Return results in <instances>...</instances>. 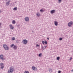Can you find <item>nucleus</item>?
Listing matches in <instances>:
<instances>
[{
    "mask_svg": "<svg viewBox=\"0 0 73 73\" xmlns=\"http://www.w3.org/2000/svg\"><path fill=\"white\" fill-rule=\"evenodd\" d=\"M14 69L13 67L11 66L10 68V70H8V73H13V71H14Z\"/></svg>",
    "mask_w": 73,
    "mask_h": 73,
    "instance_id": "f257e3e1",
    "label": "nucleus"
},
{
    "mask_svg": "<svg viewBox=\"0 0 73 73\" xmlns=\"http://www.w3.org/2000/svg\"><path fill=\"white\" fill-rule=\"evenodd\" d=\"M3 47H4V48H5V50H9V48L7 45H6V44H4L3 45Z\"/></svg>",
    "mask_w": 73,
    "mask_h": 73,
    "instance_id": "f03ea898",
    "label": "nucleus"
},
{
    "mask_svg": "<svg viewBox=\"0 0 73 73\" xmlns=\"http://www.w3.org/2000/svg\"><path fill=\"white\" fill-rule=\"evenodd\" d=\"M23 44H27L28 43V40H26V39H25L24 40H23L22 41Z\"/></svg>",
    "mask_w": 73,
    "mask_h": 73,
    "instance_id": "7ed1b4c3",
    "label": "nucleus"
},
{
    "mask_svg": "<svg viewBox=\"0 0 73 73\" xmlns=\"http://www.w3.org/2000/svg\"><path fill=\"white\" fill-rule=\"evenodd\" d=\"M72 24H73V22L72 21H70L68 23V27H71Z\"/></svg>",
    "mask_w": 73,
    "mask_h": 73,
    "instance_id": "20e7f679",
    "label": "nucleus"
},
{
    "mask_svg": "<svg viewBox=\"0 0 73 73\" xmlns=\"http://www.w3.org/2000/svg\"><path fill=\"white\" fill-rule=\"evenodd\" d=\"M0 66H1V69H3L4 67V65L3 63H1L0 64Z\"/></svg>",
    "mask_w": 73,
    "mask_h": 73,
    "instance_id": "39448f33",
    "label": "nucleus"
},
{
    "mask_svg": "<svg viewBox=\"0 0 73 73\" xmlns=\"http://www.w3.org/2000/svg\"><path fill=\"white\" fill-rule=\"evenodd\" d=\"M0 58H1V59H2V60H5L4 58H3V55H0Z\"/></svg>",
    "mask_w": 73,
    "mask_h": 73,
    "instance_id": "423d86ee",
    "label": "nucleus"
},
{
    "mask_svg": "<svg viewBox=\"0 0 73 73\" xmlns=\"http://www.w3.org/2000/svg\"><path fill=\"white\" fill-rule=\"evenodd\" d=\"M25 21H29V17H27L25 18Z\"/></svg>",
    "mask_w": 73,
    "mask_h": 73,
    "instance_id": "0eeeda50",
    "label": "nucleus"
},
{
    "mask_svg": "<svg viewBox=\"0 0 73 73\" xmlns=\"http://www.w3.org/2000/svg\"><path fill=\"white\" fill-rule=\"evenodd\" d=\"M9 26L10 27V29H14V27L12 26L11 24H10V25H9Z\"/></svg>",
    "mask_w": 73,
    "mask_h": 73,
    "instance_id": "6e6552de",
    "label": "nucleus"
},
{
    "mask_svg": "<svg viewBox=\"0 0 73 73\" xmlns=\"http://www.w3.org/2000/svg\"><path fill=\"white\" fill-rule=\"evenodd\" d=\"M33 70H37V68H36L35 67L33 66L32 67Z\"/></svg>",
    "mask_w": 73,
    "mask_h": 73,
    "instance_id": "1a4fd4ad",
    "label": "nucleus"
},
{
    "mask_svg": "<svg viewBox=\"0 0 73 73\" xmlns=\"http://www.w3.org/2000/svg\"><path fill=\"white\" fill-rule=\"evenodd\" d=\"M17 46H16V45H14V46H13V48H14V49H17Z\"/></svg>",
    "mask_w": 73,
    "mask_h": 73,
    "instance_id": "9d476101",
    "label": "nucleus"
},
{
    "mask_svg": "<svg viewBox=\"0 0 73 73\" xmlns=\"http://www.w3.org/2000/svg\"><path fill=\"white\" fill-rule=\"evenodd\" d=\"M54 24H55V25H56V26H57V25L58 24V22H57V21H54Z\"/></svg>",
    "mask_w": 73,
    "mask_h": 73,
    "instance_id": "9b49d317",
    "label": "nucleus"
},
{
    "mask_svg": "<svg viewBox=\"0 0 73 73\" xmlns=\"http://www.w3.org/2000/svg\"><path fill=\"white\" fill-rule=\"evenodd\" d=\"M11 0H9V1L7 2L6 3V4L7 5H8L9 4V3L10 2Z\"/></svg>",
    "mask_w": 73,
    "mask_h": 73,
    "instance_id": "f8f14e48",
    "label": "nucleus"
},
{
    "mask_svg": "<svg viewBox=\"0 0 73 73\" xmlns=\"http://www.w3.org/2000/svg\"><path fill=\"white\" fill-rule=\"evenodd\" d=\"M55 12V10H52L51 11V13L52 14V13H54Z\"/></svg>",
    "mask_w": 73,
    "mask_h": 73,
    "instance_id": "ddd939ff",
    "label": "nucleus"
},
{
    "mask_svg": "<svg viewBox=\"0 0 73 73\" xmlns=\"http://www.w3.org/2000/svg\"><path fill=\"white\" fill-rule=\"evenodd\" d=\"M12 23L13 24H15L16 22H15V20H13L12 21Z\"/></svg>",
    "mask_w": 73,
    "mask_h": 73,
    "instance_id": "4468645a",
    "label": "nucleus"
},
{
    "mask_svg": "<svg viewBox=\"0 0 73 73\" xmlns=\"http://www.w3.org/2000/svg\"><path fill=\"white\" fill-rule=\"evenodd\" d=\"M36 15L38 16H40V13H37L36 14Z\"/></svg>",
    "mask_w": 73,
    "mask_h": 73,
    "instance_id": "2eb2a0df",
    "label": "nucleus"
},
{
    "mask_svg": "<svg viewBox=\"0 0 73 73\" xmlns=\"http://www.w3.org/2000/svg\"><path fill=\"white\" fill-rule=\"evenodd\" d=\"M60 59V57L59 56H58L57 58V59L58 60H59Z\"/></svg>",
    "mask_w": 73,
    "mask_h": 73,
    "instance_id": "dca6fc26",
    "label": "nucleus"
},
{
    "mask_svg": "<svg viewBox=\"0 0 73 73\" xmlns=\"http://www.w3.org/2000/svg\"><path fill=\"white\" fill-rule=\"evenodd\" d=\"M24 73H29V71H25Z\"/></svg>",
    "mask_w": 73,
    "mask_h": 73,
    "instance_id": "f3484780",
    "label": "nucleus"
},
{
    "mask_svg": "<svg viewBox=\"0 0 73 73\" xmlns=\"http://www.w3.org/2000/svg\"><path fill=\"white\" fill-rule=\"evenodd\" d=\"M14 46V44H11V45H10V46L11 47H13V46Z\"/></svg>",
    "mask_w": 73,
    "mask_h": 73,
    "instance_id": "a211bd4d",
    "label": "nucleus"
},
{
    "mask_svg": "<svg viewBox=\"0 0 73 73\" xmlns=\"http://www.w3.org/2000/svg\"><path fill=\"white\" fill-rule=\"evenodd\" d=\"M12 39L13 40H15V37H12Z\"/></svg>",
    "mask_w": 73,
    "mask_h": 73,
    "instance_id": "6ab92c4d",
    "label": "nucleus"
},
{
    "mask_svg": "<svg viewBox=\"0 0 73 73\" xmlns=\"http://www.w3.org/2000/svg\"><path fill=\"white\" fill-rule=\"evenodd\" d=\"M44 11H43V9H40V11L41 12H43Z\"/></svg>",
    "mask_w": 73,
    "mask_h": 73,
    "instance_id": "aec40b11",
    "label": "nucleus"
},
{
    "mask_svg": "<svg viewBox=\"0 0 73 73\" xmlns=\"http://www.w3.org/2000/svg\"><path fill=\"white\" fill-rule=\"evenodd\" d=\"M59 40H62V38L61 37L59 38Z\"/></svg>",
    "mask_w": 73,
    "mask_h": 73,
    "instance_id": "412c9836",
    "label": "nucleus"
},
{
    "mask_svg": "<svg viewBox=\"0 0 73 73\" xmlns=\"http://www.w3.org/2000/svg\"><path fill=\"white\" fill-rule=\"evenodd\" d=\"M41 55H42V53H40V54H39V56H41Z\"/></svg>",
    "mask_w": 73,
    "mask_h": 73,
    "instance_id": "4be33fe9",
    "label": "nucleus"
},
{
    "mask_svg": "<svg viewBox=\"0 0 73 73\" xmlns=\"http://www.w3.org/2000/svg\"><path fill=\"white\" fill-rule=\"evenodd\" d=\"M45 44H47V41L45 40Z\"/></svg>",
    "mask_w": 73,
    "mask_h": 73,
    "instance_id": "5701e85b",
    "label": "nucleus"
},
{
    "mask_svg": "<svg viewBox=\"0 0 73 73\" xmlns=\"http://www.w3.org/2000/svg\"><path fill=\"white\" fill-rule=\"evenodd\" d=\"M61 0H58V2H59V3H61Z\"/></svg>",
    "mask_w": 73,
    "mask_h": 73,
    "instance_id": "b1692460",
    "label": "nucleus"
},
{
    "mask_svg": "<svg viewBox=\"0 0 73 73\" xmlns=\"http://www.w3.org/2000/svg\"><path fill=\"white\" fill-rule=\"evenodd\" d=\"M45 43L44 41H42V44H44Z\"/></svg>",
    "mask_w": 73,
    "mask_h": 73,
    "instance_id": "393cba45",
    "label": "nucleus"
},
{
    "mask_svg": "<svg viewBox=\"0 0 73 73\" xmlns=\"http://www.w3.org/2000/svg\"><path fill=\"white\" fill-rule=\"evenodd\" d=\"M40 46V45H39L38 44H37L36 45V47L39 46Z\"/></svg>",
    "mask_w": 73,
    "mask_h": 73,
    "instance_id": "a878e982",
    "label": "nucleus"
},
{
    "mask_svg": "<svg viewBox=\"0 0 73 73\" xmlns=\"http://www.w3.org/2000/svg\"><path fill=\"white\" fill-rule=\"evenodd\" d=\"M17 9V7H15V8H14V9Z\"/></svg>",
    "mask_w": 73,
    "mask_h": 73,
    "instance_id": "bb28decb",
    "label": "nucleus"
},
{
    "mask_svg": "<svg viewBox=\"0 0 73 73\" xmlns=\"http://www.w3.org/2000/svg\"><path fill=\"white\" fill-rule=\"evenodd\" d=\"M61 71H58V73H61Z\"/></svg>",
    "mask_w": 73,
    "mask_h": 73,
    "instance_id": "cd10ccee",
    "label": "nucleus"
},
{
    "mask_svg": "<svg viewBox=\"0 0 73 73\" xmlns=\"http://www.w3.org/2000/svg\"><path fill=\"white\" fill-rule=\"evenodd\" d=\"M2 24L1 23H0V27H1V25Z\"/></svg>",
    "mask_w": 73,
    "mask_h": 73,
    "instance_id": "c85d7f7f",
    "label": "nucleus"
},
{
    "mask_svg": "<svg viewBox=\"0 0 73 73\" xmlns=\"http://www.w3.org/2000/svg\"><path fill=\"white\" fill-rule=\"evenodd\" d=\"M72 57H70V60H72Z\"/></svg>",
    "mask_w": 73,
    "mask_h": 73,
    "instance_id": "c756f323",
    "label": "nucleus"
},
{
    "mask_svg": "<svg viewBox=\"0 0 73 73\" xmlns=\"http://www.w3.org/2000/svg\"><path fill=\"white\" fill-rule=\"evenodd\" d=\"M72 72H73V69L71 70Z\"/></svg>",
    "mask_w": 73,
    "mask_h": 73,
    "instance_id": "7c9ffc66",
    "label": "nucleus"
},
{
    "mask_svg": "<svg viewBox=\"0 0 73 73\" xmlns=\"http://www.w3.org/2000/svg\"><path fill=\"white\" fill-rule=\"evenodd\" d=\"M45 46V48H46V47H47V46Z\"/></svg>",
    "mask_w": 73,
    "mask_h": 73,
    "instance_id": "2f4dec72",
    "label": "nucleus"
},
{
    "mask_svg": "<svg viewBox=\"0 0 73 73\" xmlns=\"http://www.w3.org/2000/svg\"><path fill=\"white\" fill-rule=\"evenodd\" d=\"M47 39H48V40H49V38H47Z\"/></svg>",
    "mask_w": 73,
    "mask_h": 73,
    "instance_id": "473e14b6",
    "label": "nucleus"
},
{
    "mask_svg": "<svg viewBox=\"0 0 73 73\" xmlns=\"http://www.w3.org/2000/svg\"><path fill=\"white\" fill-rule=\"evenodd\" d=\"M1 12V10L0 9V13Z\"/></svg>",
    "mask_w": 73,
    "mask_h": 73,
    "instance_id": "72a5a7b5",
    "label": "nucleus"
},
{
    "mask_svg": "<svg viewBox=\"0 0 73 73\" xmlns=\"http://www.w3.org/2000/svg\"><path fill=\"white\" fill-rule=\"evenodd\" d=\"M7 0H6V1H7Z\"/></svg>",
    "mask_w": 73,
    "mask_h": 73,
    "instance_id": "f704fd0d",
    "label": "nucleus"
},
{
    "mask_svg": "<svg viewBox=\"0 0 73 73\" xmlns=\"http://www.w3.org/2000/svg\"><path fill=\"white\" fill-rule=\"evenodd\" d=\"M15 10H16V9H15Z\"/></svg>",
    "mask_w": 73,
    "mask_h": 73,
    "instance_id": "c9c22d12",
    "label": "nucleus"
}]
</instances>
